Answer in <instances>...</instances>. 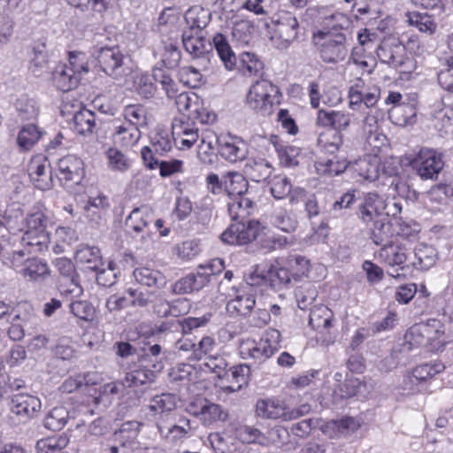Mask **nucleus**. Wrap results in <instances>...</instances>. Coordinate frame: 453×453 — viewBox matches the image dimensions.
Returning <instances> with one entry per match:
<instances>
[{"instance_id":"1","label":"nucleus","mask_w":453,"mask_h":453,"mask_svg":"<svg viewBox=\"0 0 453 453\" xmlns=\"http://www.w3.org/2000/svg\"><path fill=\"white\" fill-rule=\"evenodd\" d=\"M147 125V111L143 105H126L120 117L111 123L110 138L114 146L131 149L138 143L142 137V129Z\"/></svg>"},{"instance_id":"2","label":"nucleus","mask_w":453,"mask_h":453,"mask_svg":"<svg viewBox=\"0 0 453 453\" xmlns=\"http://www.w3.org/2000/svg\"><path fill=\"white\" fill-rule=\"evenodd\" d=\"M280 337V331L270 328L257 342L249 338L242 339L239 342V354L243 359L264 362L278 350Z\"/></svg>"},{"instance_id":"3","label":"nucleus","mask_w":453,"mask_h":453,"mask_svg":"<svg viewBox=\"0 0 453 453\" xmlns=\"http://www.w3.org/2000/svg\"><path fill=\"white\" fill-rule=\"evenodd\" d=\"M25 250L14 251L10 257L9 266L23 279L31 282H42L50 276L48 263L37 257H25Z\"/></svg>"},{"instance_id":"4","label":"nucleus","mask_w":453,"mask_h":453,"mask_svg":"<svg viewBox=\"0 0 453 453\" xmlns=\"http://www.w3.org/2000/svg\"><path fill=\"white\" fill-rule=\"evenodd\" d=\"M280 93L279 88L267 80H259L253 83L247 94L246 102L250 108L262 115H270L274 99Z\"/></svg>"},{"instance_id":"5","label":"nucleus","mask_w":453,"mask_h":453,"mask_svg":"<svg viewBox=\"0 0 453 453\" xmlns=\"http://www.w3.org/2000/svg\"><path fill=\"white\" fill-rule=\"evenodd\" d=\"M274 34L272 41L279 50H287L294 43L299 35V23L296 17L290 12L282 11L272 19Z\"/></svg>"},{"instance_id":"6","label":"nucleus","mask_w":453,"mask_h":453,"mask_svg":"<svg viewBox=\"0 0 453 453\" xmlns=\"http://www.w3.org/2000/svg\"><path fill=\"white\" fill-rule=\"evenodd\" d=\"M377 57L382 64L409 73L412 61L406 55L405 47L396 38L384 39L376 50Z\"/></svg>"},{"instance_id":"7","label":"nucleus","mask_w":453,"mask_h":453,"mask_svg":"<svg viewBox=\"0 0 453 453\" xmlns=\"http://www.w3.org/2000/svg\"><path fill=\"white\" fill-rule=\"evenodd\" d=\"M412 168L422 180H436L444 166L441 153L422 148L411 162Z\"/></svg>"},{"instance_id":"8","label":"nucleus","mask_w":453,"mask_h":453,"mask_svg":"<svg viewBox=\"0 0 453 453\" xmlns=\"http://www.w3.org/2000/svg\"><path fill=\"white\" fill-rule=\"evenodd\" d=\"M8 407L12 418H16L19 423H27L40 412L42 403L35 395L17 393L10 397Z\"/></svg>"},{"instance_id":"9","label":"nucleus","mask_w":453,"mask_h":453,"mask_svg":"<svg viewBox=\"0 0 453 453\" xmlns=\"http://www.w3.org/2000/svg\"><path fill=\"white\" fill-rule=\"evenodd\" d=\"M321 42H317L321 59L326 63H338L342 61L348 53L346 37L342 33L325 34L319 32L317 35Z\"/></svg>"},{"instance_id":"10","label":"nucleus","mask_w":453,"mask_h":453,"mask_svg":"<svg viewBox=\"0 0 453 453\" xmlns=\"http://www.w3.org/2000/svg\"><path fill=\"white\" fill-rule=\"evenodd\" d=\"M182 44L193 59L200 60L204 69L208 67L213 51L211 40L205 38L204 33L183 31Z\"/></svg>"},{"instance_id":"11","label":"nucleus","mask_w":453,"mask_h":453,"mask_svg":"<svg viewBox=\"0 0 453 453\" xmlns=\"http://www.w3.org/2000/svg\"><path fill=\"white\" fill-rule=\"evenodd\" d=\"M266 0H216L214 6L220 12L221 19H234L236 13L246 10L257 16L266 15Z\"/></svg>"},{"instance_id":"12","label":"nucleus","mask_w":453,"mask_h":453,"mask_svg":"<svg viewBox=\"0 0 453 453\" xmlns=\"http://www.w3.org/2000/svg\"><path fill=\"white\" fill-rule=\"evenodd\" d=\"M162 369V363H153L150 365L149 357L142 356L138 363L126 373L124 383L128 388L151 384L155 381L157 373Z\"/></svg>"},{"instance_id":"13","label":"nucleus","mask_w":453,"mask_h":453,"mask_svg":"<svg viewBox=\"0 0 453 453\" xmlns=\"http://www.w3.org/2000/svg\"><path fill=\"white\" fill-rule=\"evenodd\" d=\"M258 222L248 220L247 223L236 221L230 225L222 234L221 240L223 242L231 245H245L251 243L259 237Z\"/></svg>"},{"instance_id":"14","label":"nucleus","mask_w":453,"mask_h":453,"mask_svg":"<svg viewBox=\"0 0 453 453\" xmlns=\"http://www.w3.org/2000/svg\"><path fill=\"white\" fill-rule=\"evenodd\" d=\"M358 201L357 215L363 224L385 216L387 203L377 192H363L358 196Z\"/></svg>"},{"instance_id":"15","label":"nucleus","mask_w":453,"mask_h":453,"mask_svg":"<svg viewBox=\"0 0 453 453\" xmlns=\"http://www.w3.org/2000/svg\"><path fill=\"white\" fill-rule=\"evenodd\" d=\"M24 210L19 203H11L5 209L0 208V238L9 242L11 234L23 232Z\"/></svg>"},{"instance_id":"16","label":"nucleus","mask_w":453,"mask_h":453,"mask_svg":"<svg viewBox=\"0 0 453 453\" xmlns=\"http://www.w3.org/2000/svg\"><path fill=\"white\" fill-rule=\"evenodd\" d=\"M101 69L109 76L119 79L125 75V56L117 47H101L96 51Z\"/></svg>"},{"instance_id":"17","label":"nucleus","mask_w":453,"mask_h":453,"mask_svg":"<svg viewBox=\"0 0 453 453\" xmlns=\"http://www.w3.org/2000/svg\"><path fill=\"white\" fill-rule=\"evenodd\" d=\"M58 178L65 188L80 184L85 176L84 164L74 155L60 158L58 162Z\"/></svg>"},{"instance_id":"18","label":"nucleus","mask_w":453,"mask_h":453,"mask_svg":"<svg viewBox=\"0 0 453 453\" xmlns=\"http://www.w3.org/2000/svg\"><path fill=\"white\" fill-rule=\"evenodd\" d=\"M380 96V89L377 86L366 87L363 81L358 80L349 88V105L353 111L359 110L364 104L368 109H372Z\"/></svg>"},{"instance_id":"19","label":"nucleus","mask_w":453,"mask_h":453,"mask_svg":"<svg viewBox=\"0 0 453 453\" xmlns=\"http://www.w3.org/2000/svg\"><path fill=\"white\" fill-rule=\"evenodd\" d=\"M412 252L404 244L397 241H390L381 246L377 252V257L381 263L403 270Z\"/></svg>"},{"instance_id":"20","label":"nucleus","mask_w":453,"mask_h":453,"mask_svg":"<svg viewBox=\"0 0 453 453\" xmlns=\"http://www.w3.org/2000/svg\"><path fill=\"white\" fill-rule=\"evenodd\" d=\"M216 142L220 156L230 163L242 161L247 157L248 145L238 136L221 134L216 137Z\"/></svg>"},{"instance_id":"21","label":"nucleus","mask_w":453,"mask_h":453,"mask_svg":"<svg viewBox=\"0 0 453 453\" xmlns=\"http://www.w3.org/2000/svg\"><path fill=\"white\" fill-rule=\"evenodd\" d=\"M29 178L34 186L41 190H48L52 187V174L50 163L42 155L30 159L27 166Z\"/></svg>"},{"instance_id":"22","label":"nucleus","mask_w":453,"mask_h":453,"mask_svg":"<svg viewBox=\"0 0 453 453\" xmlns=\"http://www.w3.org/2000/svg\"><path fill=\"white\" fill-rule=\"evenodd\" d=\"M256 415L265 419L288 421V403L277 397L259 399L256 403Z\"/></svg>"},{"instance_id":"23","label":"nucleus","mask_w":453,"mask_h":453,"mask_svg":"<svg viewBox=\"0 0 453 453\" xmlns=\"http://www.w3.org/2000/svg\"><path fill=\"white\" fill-rule=\"evenodd\" d=\"M351 122V115L349 112L335 110L318 111L316 125L320 127L332 128L334 132L346 130Z\"/></svg>"},{"instance_id":"24","label":"nucleus","mask_w":453,"mask_h":453,"mask_svg":"<svg viewBox=\"0 0 453 453\" xmlns=\"http://www.w3.org/2000/svg\"><path fill=\"white\" fill-rule=\"evenodd\" d=\"M172 130L174 143L180 150L190 149L199 138L198 129L188 121L174 119Z\"/></svg>"},{"instance_id":"25","label":"nucleus","mask_w":453,"mask_h":453,"mask_svg":"<svg viewBox=\"0 0 453 453\" xmlns=\"http://www.w3.org/2000/svg\"><path fill=\"white\" fill-rule=\"evenodd\" d=\"M177 406V397L175 395L163 393L155 395L149 404V409L155 417V420L170 421L173 418V411Z\"/></svg>"},{"instance_id":"26","label":"nucleus","mask_w":453,"mask_h":453,"mask_svg":"<svg viewBox=\"0 0 453 453\" xmlns=\"http://www.w3.org/2000/svg\"><path fill=\"white\" fill-rule=\"evenodd\" d=\"M246 288H242L237 290L235 296L227 302L226 309L230 315L246 317L254 309L256 305L255 294Z\"/></svg>"},{"instance_id":"27","label":"nucleus","mask_w":453,"mask_h":453,"mask_svg":"<svg viewBox=\"0 0 453 453\" xmlns=\"http://www.w3.org/2000/svg\"><path fill=\"white\" fill-rule=\"evenodd\" d=\"M359 427L358 420L351 417H346L327 421L323 431L331 438L347 437L357 432Z\"/></svg>"},{"instance_id":"28","label":"nucleus","mask_w":453,"mask_h":453,"mask_svg":"<svg viewBox=\"0 0 453 453\" xmlns=\"http://www.w3.org/2000/svg\"><path fill=\"white\" fill-rule=\"evenodd\" d=\"M228 213L234 221L245 220L255 210V203L249 193L229 197L227 203Z\"/></svg>"},{"instance_id":"29","label":"nucleus","mask_w":453,"mask_h":453,"mask_svg":"<svg viewBox=\"0 0 453 453\" xmlns=\"http://www.w3.org/2000/svg\"><path fill=\"white\" fill-rule=\"evenodd\" d=\"M211 12L200 5L190 7L185 13L187 27L184 31L204 33V28L211 20Z\"/></svg>"},{"instance_id":"30","label":"nucleus","mask_w":453,"mask_h":453,"mask_svg":"<svg viewBox=\"0 0 453 453\" xmlns=\"http://www.w3.org/2000/svg\"><path fill=\"white\" fill-rule=\"evenodd\" d=\"M444 365L441 363H426L416 366L411 374H408L403 379V387L408 388V383L418 384L419 382L426 381L442 372ZM410 390H415L412 387L409 388Z\"/></svg>"},{"instance_id":"31","label":"nucleus","mask_w":453,"mask_h":453,"mask_svg":"<svg viewBox=\"0 0 453 453\" xmlns=\"http://www.w3.org/2000/svg\"><path fill=\"white\" fill-rule=\"evenodd\" d=\"M181 421L183 425H176L173 417L170 421H157L156 426L162 438L175 441L186 437L191 429L189 419L184 418Z\"/></svg>"},{"instance_id":"32","label":"nucleus","mask_w":453,"mask_h":453,"mask_svg":"<svg viewBox=\"0 0 453 453\" xmlns=\"http://www.w3.org/2000/svg\"><path fill=\"white\" fill-rule=\"evenodd\" d=\"M363 134L367 143L376 149L380 148L387 141L386 136L380 131L378 119L372 113V109L366 113L363 120Z\"/></svg>"},{"instance_id":"33","label":"nucleus","mask_w":453,"mask_h":453,"mask_svg":"<svg viewBox=\"0 0 453 453\" xmlns=\"http://www.w3.org/2000/svg\"><path fill=\"white\" fill-rule=\"evenodd\" d=\"M211 43L212 49L215 48L220 60L227 70H233L236 65V56L233 51L226 35L222 33H216Z\"/></svg>"},{"instance_id":"34","label":"nucleus","mask_w":453,"mask_h":453,"mask_svg":"<svg viewBox=\"0 0 453 453\" xmlns=\"http://www.w3.org/2000/svg\"><path fill=\"white\" fill-rule=\"evenodd\" d=\"M153 210L148 205L134 208L126 219V226L135 233L142 232L153 220Z\"/></svg>"},{"instance_id":"35","label":"nucleus","mask_w":453,"mask_h":453,"mask_svg":"<svg viewBox=\"0 0 453 453\" xmlns=\"http://www.w3.org/2000/svg\"><path fill=\"white\" fill-rule=\"evenodd\" d=\"M52 80L58 90L66 92L77 88L81 78L72 69L67 68V65L64 64L56 67L52 74Z\"/></svg>"},{"instance_id":"36","label":"nucleus","mask_w":453,"mask_h":453,"mask_svg":"<svg viewBox=\"0 0 453 453\" xmlns=\"http://www.w3.org/2000/svg\"><path fill=\"white\" fill-rule=\"evenodd\" d=\"M433 333L429 336V347L433 351H441L446 345L453 342V331L441 325L440 321L432 319Z\"/></svg>"},{"instance_id":"37","label":"nucleus","mask_w":453,"mask_h":453,"mask_svg":"<svg viewBox=\"0 0 453 453\" xmlns=\"http://www.w3.org/2000/svg\"><path fill=\"white\" fill-rule=\"evenodd\" d=\"M206 285V278L200 275L197 271L188 274L178 280L172 286V292L175 295L188 294L193 291H198Z\"/></svg>"},{"instance_id":"38","label":"nucleus","mask_w":453,"mask_h":453,"mask_svg":"<svg viewBox=\"0 0 453 453\" xmlns=\"http://www.w3.org/2000/svg\"><path fill=\"white\" fill-rule=\"evenodd\" d=\"M349 170L357 182L363 180L373 181L379 177V165L369 159H359L350 165Z\"/></svg>"},{"instance_id":"39","label":"nucleus","mask_w":453,"mask_h":453,"mask_svg":"<svg viewBox=\"0 0 453 453\" xmlns=\"http://www.w3.org/2000/svg\"><path fill=\"white\" fill-rule=\"evenodd\" d=\"M369 231L371 240L376 245L388 243L391 236V225L388 221L386 216L372 221L371 223H365Z\"/></svg>"},{"instance_id":"40","label":"nucleus","mask_w":453,"mask_h":453,"mask_svg":"<svg viewBox=\"0 0 453 453\" xmlns=\"http://www.w3.org/2000/svg\"><path fill=\"white\" fill-rule=\"evenodd\" d=\"M75 260L78 264L86 266V269L96 271L103 266L100 250L95 246H81L75 252Z\"/></svg>"},{"instance_id":"41","label":"nucleus","mask_w":453,"mask_h":453,"mask_svg":"<svg viewBox=\"0 0 453 453\" xmlns=\"http://www.w3.org/2000/svg\"><path fill=\"white\" fill-rule=\"evenodd\" d=\"M50 224L49 216L42 211H37L24 218L23 231L30 234H49L48 228Z\"/></svg>"},{"instance_id":"42","label":"nucleus","mask_w":453,"mask_h":453,"mask_svg":"<svg viewBox=\"0 0 453 453\" xmlns=\"http://www.w3.org/2000/svg\"><path fill=\"white\" fill-rule=\"evenodd\" d=\"M437 258V251L433 246L420 244L415 249L414 260L411 264L420 270H428L435 265Z\"/></svg>"},{"instance_id":"43","label":"nucleus","mask_w":453,"mask_h":453,"mask_svg":"<svg viewBox=\"0 0 453 453\" xmlns=\"http://www.w3.org/2000/svg\"><path fill=\"white\" fill-rule=\"evenodd\" d=\"M96 127L95 113L88 109H81L73 118V129L79 134H91Z\"/></svg>"},{"instance_id":"44","label":"nucleus","mask_w":453,"mask_h":453,"mask_svg":"<svg viewBox=\"0 0 453 453\" xmlns=\"http://www.w3.org/2000/svg\"><path fill=\"white\" fill-rule=\"evenodd\" d=\"M20 242L25 250V254L41 253L48 250L50 244V234H30L24 232Z\"/></svg>"},{"instance_id":"45","label":"nucleus","mask_w":453,"mask_h":453,"mask_svg":"<svg viewBox=\"0 0 453 453\" xmlns=\"http://www.w3.org/2000/svg\"><path fill=\"white\" fill-rule=\"evenodd\" d=\"M42 131L35 124H27L19 132L17 143L20 150H30L42 138Z\"/></svg>"},{"instance_id":"46","label":"nucleus","mask_w":453,"mask_h":453,"mask_svg":"<svg viewBox=\"0 0 453 453\" xmlns=\"http://www.w3.org/2000/svg\"><path fill=\"white\" fill-rule=\"evenodd\" d=\"M226 21L228 19H226ZM232 22V36L233 39L241 44H247L251 37L253 31V24L250 20L242 18L238 13Z\"/></svg>"},{"instance_id":"47","label":"nucleus","mask_w":453,"mask_h":453,"mask_svg":"<svg viewBox=\"0 0 453 453\" xmlns=\"http://www.w3.org/2000/svg\"><path fill=\"white\" fill-rule=\"evenodd\" d=\"M224 190L229 197L248 193V181L237 172H229L224 175Z\"/></svg>"},{"instance_id":"48","label":"nucleus","mask_w":453,"mask_h":453,"mask_svg":"<svg viewBox=\"0 0 453 453\" xmlns=\"http://www.w3.org/2000/svg\"><path fill=\"white\" fill-rule=\"evenodd\" d=\"M133 274L135 280L143 286L158 288L165 283L164 274L160 271L150 267L136 268Z\"/></svg>"},{"instance_id":"49","label":"nucleus","mask_w":453,"mask_h":453,"mask_svg":"<svg viewBox=\"0 0 453 453\" xmlns=\"http://www.w3.org/2000/svg\"><path fill=\"white\" fill-rule=\"evenodd\" d=\"M107 165L111 171L126 173L132 166V160L119 147H111L106 151Z\"/></svg>"},{"instance_id":"50","label":"nucleus","mask_w":453,"mask_h":453,"mask_svg":"<svg viewBox=\"0 0 453 453\" xmlns=\"http://www.w3.org/2000/svg\"><path fill=\"white\" fill-rule=\"evenodd\" d=\"M69 411L64 406H57L51 409L45 416L43 425L51 431H60L69 420Z\"/></svg>"},{"instance_id":"51","label":"nucleus","mask_w":453,"mask_h":453,"mask_svg":"<svg viewBox=\"0 0 453 453\" xmlns=\"http://www.w3.org/2000/svg\"><path fill=\"white\" fill-rule=\"evenodd\" d=\"M250 375V368L248 365L242 364L231 367L227 371L225 378L234 380L235 385L226 387V390L229 392H235L240 390L243 386H247Z\"/></svg>"},{"instance_id":"52","label":"nucleus","mask_w":453,"mask_h":453,"mask_svg":"<svg viewBox=\"0 0 453 453\" xmlns=\"http://www.w3.org/2000/svg\"><path fill=\"white\" fill-rule=\"evenodd\" d=\"M68 443L69 438L65 434H60L39 440L35 449L37 453H62Z\"/></svg>"},{"instance_id":"53","label":"nucleus","mask_w":453,"mask_h":453,"mask_svg":"<svg viewBox=\"0 0 453 453\" xmlns=\"http://www.w3.org/2000/svg\"><path fill=\"white\" fill-rule=\"evenodd\" d=\"M408 23L415 27L421 33L434 35L437 30V24L434 18L427 14L418 12H409L407 14Z\"/></svg>"},{"instance_id":"54","label":"nucleus","mask_w":453,"mask_h":453,"mask_svg":"<svg viewBox=\"0 0 453 453\" xmlns=\"http://www.w3.org/2000/svg\"><path fill=\"white\" fill-rule=\"evenodd\" d=\"M349 164L346 159L333 157L329 159H319L315 162V168L319 174L336 176L347 170Z\"/></svg>"},{"instance_id":"55","label":"nucleus","mask_w":453,"mask_h":453,"mask_svg":"<svg viewBox=\"0 0 453 453\" xmlns=\"http://www.w3.org/2000/svg\"><path fill=\"white\" fill-rule=\"evenodd\" d=\"M433 326H430V320L425 324H416L407 332L405 338L412 346H420L425 343L429 345V336L433 333Z\"/></svg>"},{"instance_id":"56","label":"nucleus","mask_w":453,"mask_h":453,"mask_svg":"<svg viewBox=\"0 0 453 453\" xmlns=\"http://www.w3.org/2000/svg\"><path fill=\"white\" fill-rule=\"evenodd\" d=\"M110 207L109 198L103 194L96 196H90L84 206L85 216L93 220L100 218Z\"/></svg>"},{"instance_id":"57","label":"nucleus","mask_w":453,"mask_h":453,"mask_svg":"<svg viewBox=\"0 0 453 453\" xmlns=\"http://www.w3.org/2000/svg\"><path fill=\"white\" fill-rule=\"evenodd\" d=\"M363 387H365V384L360 379L347 377L343 383L334 388V395L341 399H349L356 396Z\"/></svg>"},{"instance_id":"58","label":"nucleus","mask_w":453,"mask_h":453,"mask_svg":"<svg viewBox=\"0 0 453 453\" xmlns=\"http://www.w3.org/2000/svg\"><path fill=\"white\" fill-rule=\"evenodd\" d=\"M35 319L31 316H20L14 314L12 318L11 326L8 329V336L14 342L21 341L26 333L25 327L27 325H34Z\"/></svg>"},{"instance_id":"59","label":"nucleus","mask_w":453,"mask_h":453,"mask_svg":"<svg viewBox=\"0 0 453 453\" xmlns=\"http://www.w3.org/2000/svg\"><path fill=\"white\" fill-rule=\"evenodd\" d=\"M235 437L243 443H258L265 445L266 436L257 428L250 426H240L235 429Z\"/></svg>"},{"instance_id":"60","label":"nucleus","mask_w":453,"mask_h":453,"mask_svg":"<svg viewBox=\"0 0 453 453\" xmlns=\"http://www.w3.org/2000/svg\"><path fill=\"white\" fill-rule=\"evenodd\" d=\"M201 419L205 425H211L217 421H225L227 418V413L219 404L206 403L201 407Z\"/></svg>"},{"instance_id":"61","label":"nucleus","mask_w":453,"mask_h":453,"mask_svg":"<svg viewBox=\"0 0 453 453\" xmlns=\"http://www.w3.org/2000/svg\"><path fill=\"white\" fill-rule=\"evenodd\" d=\"M240 68L245 75H257L264 68V63L254 53L242 52L240 55Z\"/></svg>"},{"instance_id":"62","label":"nucleus","mask_w":453,"mask_h":453,"mask_svg":"<svg viewBox=\"0 0 453 453\" xmlns=\"http://www.w3.org/2000/svg\"><path fill=\"white\" fill-rule=\"evenodd\" d=\"M271 221L274 226L287 233L295 231L297 226L296 219L285 209L275 210Z\"/></svg>"},{"instance_id":"63","label":"nucleus","mask_w":453,"mask_h":453,"mask_svg":"<svg viewBox=\"0 0 453 453\" xmlns=\"http://www.w3.org/2000/svg\"><path fill=\"white\" fill-rule=\"evenodd\" d=\"M333 314L327 307L311 311L309 324L316 330L327 329L332 326Z\"/></svg>"},{"instance_id":"64","label":"nucleus","mask_w":453,"mask_h":453,"mask_svg":"<svg viewBox=\"0 0 453 453\" xmlns=\"http://www.w3.org/2000/svg\"><path fill=\"white\" fill-rule=\"evenodd\" d=\"M343 136L340 132L321 134L318 138V144L329 154L338 151L342 145Z\"/></svg>"}]
</instances>
